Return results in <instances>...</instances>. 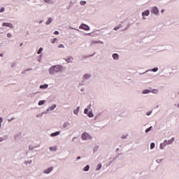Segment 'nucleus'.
I'll use <instances>...</instances> for the list:
<instances>
[{"label":"nucleus","instance_id":"nucleus-1","mask_svg":"<svg viewBox=\"0 0 179 179\" xmlns=\"http://www.w3.org/2000/svg\"><path fill=\"white\" fill-rule=\"evenodd\" d=\"M62 69V66H52L49 69V73H50V75H54V73H58V72H61Z\"/></svg>","mask_w":179,"mask_h":179},{"label":"nucleus","instance_id":"nucleus-2","mask_svg":"<svg viewBox=\"0 0 179 179\" xmlns=\"http://www.w3.org/2000/svg\"><path fill=\"white\" fill-rule=\"evenodd\" d=\"M82 139L83 141H87V139H92V137L90 136V135H89V134L87 133H84L82 135Z\"/></svg>","mask_w":179,"mask_h":179},{"label":"nucleus","instance_id":"nucleus-3","mask_svg":"<svg viewBox=\"0 0 179 179\" xmlns=\"http://www.w3.org/2000/svg\"><path fill=\"white\" fill-rule=\"evenodd\" d=\"M2 26L6 27H10V29H13V24L8 22H3Z\"/></svg>","mask_w":179,"mask_h":179},{"label":"nucleus","instance_id":"nucleus-4","mask_svg":"<svg viewBox=\"0 0 179 179\" xmlns=\"http://www.w3.org/2000/svg\"><path fill=\"white\" fill-rule=\"evenodd\" d=\"M167 145H169V143L167 141V140H165L163 143L160 144V149H164L165 146H167Z\"/></svg>","mask_w":179,"mask_h":179},{"label":"nucleus","instance_id":"nucleus-5","mask_svg":"<svg viewBox=\"0 0 179 179\" xmlns=\"http://www.w3.org/2000/svg\"><path fill=\"white\" fill-rule=\"evenodd\" d=\"M152 12L155 15H157L159 13V9H157V7H153Z\"/></svg>","mask_w":179,"mask_h":179},{"label":"nucleus","instance_id":"nucleus-6","mask_svg":"<svg viewBox=\"0 0 179 179\" xmlns=\"http://www.w3.org/2000/svg\"><path fill=\"white\" fill-rule=\"evenodd\" d=\"M150 13L149 11V10H147L142 13V16H143V17H145V16H149Z\"/></svg>","mask_w":179,"mask_h":179},{"label":"nucleus","instance_id":"nucleus-7","mask_svg":"<svg viewBox=\"0 0 179 179\" xmlns=\"http://www.w3.org/2000/svg\"><path fill=\"white\" fill-rule=\"evenodd\" d=\"M52 171V167H50L48 169H45L44 171V173H45V174H50V173Z\"/></svg>","mask_w":179,"mask_h":179},{"label":"nucleus","instance_id":"nucleus-8","mask_svg":"<svg viewBox=\"0 0 179 179\" xmlns=\"http://www.w3.org/2000/svg\"><path fill=\"white\" fill-rule=\"evenodd\" d=\"M81 29H83V30H90L89 26L86 25V24H82L80 26Z\"/></svg>","mask_w":179,"mask_h":179},{"label":"nucleus","instance_id":"nucleus-9","mask_svg":"<svg viewBox=\"0 0 179 179\" xmlns=\"http://www.w3.org/2000/svg\"><path fill=\"white\" fill-rule=\"evenodd\" d=\"M59 134H61V131H56L55 133H52L50 134V136H58V135H59Z\"/></svg>","mask_w":179,"mask_h":179},{"label":"nucleus","instance_id":"nucleus-10","mask_svg":"<svg viewBox=\"0 0 179 179\" xmlns=\"http://www.w3.org/2000/svg\"><path fill=\"white\" fill-rule=\"evenodd\" d=\"M47 87H48V85L47 84L40 85V89H47Z\"/></svg>","mask_w":179,"mask_h":179},{"label":"nucleus","instance_id":"nucleus-11","mask_svg":"<svg viewBox=\"0 0 179 179\" xmlns=\"http://www.w3.org/2000/svg\"><path fill=\"white\" fill-rule=\"evenodd\" d=\"M148 93H151V91L150 90H144L143 91V94H148Z\"/></svg>","mask_w":179,"mask_h":179},{"label":"nucleus","instance_id":"nucleus-12","mask_svg":"<svg viewBox=\"0 0 179 179\" xmlns=\"http://www.w3.org/2000/svg\"><path fill=\"white\" fill-rule=\"evenodd\" d=\"M118 57H119L118 54L114 53V54L113 55V59H118Z\"/></svg>","mask_w":179,"mask_h":179},{"label":"nucleus","instance_id":"nucleus-13","mask_svg":"<svg viewBox=\"0 0 179 179\" xmlns=\"http://www.w3.org/2000/svg\"><path fill=\"white\" fill-rule=\"evenodd\" d=\"M168 141V145H171L174 142V138H172L171 139L167 141Z\"/></svg>","mask_w":179,"mask_h":179},{"label":"nucleus","instance_id":"nucleus-14","mask_svg":"<svg viewBox=\"0 0 179 179\" xmlns=\"http://www.w3.org/2000/svg\"><path fill=\"white\" fill-rule=\"evenodd\" d=\"M57 108V105L54 104L52 106L49 108L50 111H52V110H54V108Z\"/></svg>","mask_w":179,"mask_h":179},{"label":"nucleus","instance_id":"nucleus-15","mask_svg":"<svg viewBox=\"0 0 179 179\" xmlns=\"http://www.w3.org/2000/svg\"><path fill=\"white\" fill-rule=\"evenodd\" d=\"M89 169H90V166L89 165H87L84 169L83 171H89Z\"/></svg>","mask_w":179,"mask_h":179},{"label":"nucleus","instance_id":"nucleus-16","mask_svg":"<svg viewBox=\"0 0 179 179\" xmlns=\"http://www.w3.org/2000/svg\"><path fill=\"white\" fill-rule=\"evenodd\" d=\"M159 90L154 89L151 91V93H154V94H157Z\"/></svg>","mask_w":179,"mask_h":179},{"label":"nucleus","instance_id":"nucleus-17","mask_svg":"<svg viewBox=\"0 0 179 179\" xmlns=\"http://www.w3.org/2000/svg\"><path fill=\"white\" fill-rule=\"evenodd\" d=\"M87 115H88V117H90V118H92V117H93V113L89 112Z\"/></svg>","mask_w":179,"mask_h":179},{"label":"nucleus","instance_id":"nucleus-18","mask_svg":"<svg viewBox=\"0 0 179 179\" xmlns=\"http://www.w3.org/2000/svg\"><path fill=\"white\" fill-rule=\"evenodd\" d=\"M152 127H150L149 128L146 129L145 133L148 134V132L152 131Z\"/></svg>","mask_w":179,"mask_h":179},{"label":"nucleus","instance_id":"nucleus-19","mask_svg":"<svg viewBox=\"0 0 179 179\" xmlns=\"http://www.w3.org/2000/svg\"><path fill=\"white\" fill-rule=\"evenodd\" d=\"M101 169V164H99L96 167V171H99Z\"/></svg>","mask_w":179,"mask_h":179},{"label":"nucleus","instance_id":"nucleus-20","mask_svg":"<svg viewBox=\"0 0 179 179\" xmlns=\"http://www.w3.org/2000/svg\"><path fill=\"white\" fill-rule=\"evenodd\" d=\"M78 113H79V107H78L77 109L74 110V114L78 115Z\"/></svg>","mask_w":179,"mask_h":179},{"label":"nucleus","instance_id":"nucleus-21","mask_svg":"<svg viewBox=\"0 0 179 179\" xmlns=\"http://www.w3.org/2000/svg\"><path fill=\"white\" fill-rule=\"evenodd\" d=\"M150 149H155V143H151Z\"/></svg>","mask_w":179,"mask_h":179},{"label":"nucleus","instance_id":"nucleus-22","mask_svg":"<svg viewBox=\"0 0 179 179\" xmlns=\"http://www.w3.org/2000/svg\"><path fill=\"white\" fill-rule=\"evenodd\" d=\"M55 41H57V38H55L53 39H51V43L52 44H54V43H55Z\"/></svg>","mask_w":179,"mask_h":179},{"label":"nucleus","instance_id":"nucleus-23","mask_svg":"<svg viewBox=\"0 0 179 179\" xmlns=\"http://www.w3.org/2000/svg\"><path fill=\"white\" fill-rule=\"evenodd\" d=\"M157 71H159V69L157 67L152 69V72H157Z\"/></svg>","mask_w":179,"mask_h":179},{"label":"nucleus","instance_id":"nucleus-24","mask_svg":"<svg viewBox=\"0 0 179 179\" xmlns=\"http://www.w3.org/2000/svg\"><path fill=\"white\" fill-rule=\"evenodd\" d=\"M44 101H40L38 102V106H43V104H44Z\"/></svg>","mask_w":179,"mask_h":179},{"label":"nucleus","instance_id":"nucleus-25","mask_svg":"<svg viewBox=\"0 0 179 179\" xmlns=\"http://www.w3.org/2000/svg\"><path fill=\"white\" fill-rule=\"evenodd\" d=\"M58 48H65V46L62 44L58 45Z\"/></svg>","mask_w":179,"mask_h":179},{"label":"nucleus","instance_id":"nucleus-26","mask_svg":"<svg viewBox=\"0 0 179 179\" xmlns=\"http://www.w3.org/2000/svg\"><path fill=\"white\" fill-rule=\"evenodd\" d=\"M41 51H43V48H40L39 50H38V52H37V54H41Z\"/></svg>","mask_w":179,"mask_h":179},{"label":"nucleus","instance_id":"nucleus-27","mask_svg":"<svg viewBox=\"0 0 179 179\" xmlns=\"http://www.w3.org/2000/svg\"><path fill=\"white\" fill-rule=\"evenodd\" d=\"M85 114H89V109L85 108L84 110Z\"/></svg>","mask_w":179,"mask_h":179},{"label":"nucleus","instance_id":"nucleus-28","mask_svg":"<svg viewBox=\"0 0 179 179\" xmlns=\"http://www.w3.org/2000/svg\"><path fill=\"white\" fill-rule=\"evenodd\" d=\"M52 20L50 18H49V20L46 22V24H50V23H51Z\"/></svg>","mask_w":179,"mask_h":179},{"label":"nucleus","instance_id":"nucleus-29","mask_svg":"<svg viewBox=\"0 0 179 179\" xmlns=\"http://www.w3.org/2000/svg\"><path fill=\"white\" fill-rule=\"evenodd\" d=\"M85 79H89V78H90V75H89V74H85Z\"/></svg>","mask_w":179,"mask_h":179},{"label":"nucleus","instance_id":"nucleus-30","mask_svg":"<svg viewBox=\"0 0 179 179\" xmlns=\"http://www.w3.org/2000/svg\"><path fill=\"white\" fill-rule=\"evenodd\" d=\"M80 5H86V1H80Z\"/></svg>","mask_w":179,"mask_h":179},{"label":"nucleus","instance_id":"nucleus-31","mask_svg":"<svg viewBox=\"0 0 179 179\" xmlns=\"http://www.w3.org/2000/svg\"><path fill=\"white\" fill-rule=\"evenodd\" d=\"M5 12V8H1L0 9V13Z\"/></svg>","mask_w":179,"mask_h":179},{"label":"nucleus","instance_id":"nucleus-32","mask_svg":"<svg viewBox=\"0 0 179 179\" xmlns=\"http://www.w3.org/2000/svg\"><path fill=\"white\" fill-rule=\"evenodd\" d=\"M54 34H55L56 36H57L58 34H59V32L58 31H55L54 32Z\"/></svg>","mask_w":179,"mask_h":179},{"label":"nucleus","instance_id":"nucleus-33","mask_svg":"<svg viewBox=\"0 0 179 179\" xmlns=\"http://www.w3.org/2000/svg\"><path fill=\"white\" fill-rule=\"evenodd\" d=\"M63 127H64V128H66V127H68V123H64L63 124Z\"/></svg>","mask_w":179,"mask_h":179},{"label":"nucleus","instance_id":"nucleus-34","mask_svg":"<svg viewBox=\"0 0 179 179\" xmlns=\"http://www.w3.org/2000/svg\"><path fill=\"white\" fill-rule=\"evenodd\" d=\"M50 150H56L55 147H50Z\"/></svg>","mask_w":179,"mask_h":179},{"label":"nucleus","instance_id":"nucleus-35","mask_svg":"<svg viewBox=\"0 0 179 179\" xmlns=\"http://www.w3.org/2000/svg\"><path fill=\"white\" fill-rule=\"evenodd\" d=\"M11 36H12V35L10 34V33H8V34H7V37H11Z\"/></svg>","mask_w":179,"mask_h":179},{"label":"nucleus","instance_id":"nucleus-36","mask_svg":"<svg viewBox=\"0 0 179 179\" xmlns=\"http://www.w3.org/2000/svg\"><path fill=\"white\" fill-rule=\"evenodd\" d=\"M51 0H44L45 2H47L48 3H50Z\"/></svg>","mask_w":179,"mask_h":179},{"label":"nucleus","instance_id":"nucleus-37","mask_svg":"<svg viewBox=\"0 0 179 179\" xmlns=\"http://www.w3.org/2000/svg\"><path fill=\"white\" fill-rule=\"evenodd\" d=\"M160 162H162L161 159H157V163H160Z\"/></svg>","mask_w":179,"mask_h":179},{"label":"nucleus","instance_id":"nucleus-38","mask_svg":"<svg viewBox=\"0 0 179 179\" xmlns=\"http://www.w3.org/2000/svg\"><path fill=\"white\" fill-rule=\"evenodd\" d=\"M3 120H2V117H0V124L1 122H2Z\"/></svg>","mask_w":179,"mask_h":179},{"label":"nucleus","instance_id":"nucleus-39","mask_svg":"<svg viewBox=\"0 0 179 179\" xmlns=\"http://www.w3.org/2000/svg\"><path fill=\"white\" fill-rule=\"evenodd\" d=\"M0 57H3V54L1 53Z\"/></svg>","mask_w":179,"mask_h":179},{"label":"nucleus","instance_id":"nucleus-40","mask_svg":"<svg viewBox=\"0 0 179 179\" xmlns=\"http://www.w3.org/2000/svg\"><path fill=\"white\" fill-rule=\"evenodd\" d=\"M80 159V157H77V160H79Z\"/></svg>","mask_w":179,"mask_h":179},{"label":"nucleus","instance_id":"nucleus-41","mask_svg":"<svg viewBox=\"0 0 179 179\" xmlns=\"http://www.w3.org/2000/svg\"><path fill=\"white\" fill-rule=\"evenodd\" d=\"M118 29V27H115L114 30H117Z\"/></svg>","mask_w":179,"mask_h":179},{"label":"nucleus","instance_id":"nucleus-42","mask_svg":"<svg viewBox=\"0 0 179 179\" xmlns=\"http://www.w3.org/2000/svg\"><path fill=\"white\" fill-rule=\"evenodd\" d=\"M22 45H23V43L20 44V47H22Z\"/></svg>","mask_w":179,"mask_h":179},{"label":"nucleus","instance_id":"nucleus-43","mask_svg":"<svg viewBox=\"0 0 179 179\" xmlns=\"http://www.w3.org/2000/svg\"><path fill=\"white\" fill-rule=\"evenodd\" d=\"M147 115H150V113H147Z\"/></svg>","mask_w":179,"mask_h":179},{"label":"nucleus","instance_id":"nucleus-44","mask_svg":"<svg viewBox=\"0 0 179 179\" xmlns=\"http://www.w3.org/2000/svg\"><path fill=\"white\" fill-rule=\"evenodd\" d=\"M122 138H123V139H125L126 137H125V136H123Z\"/></svg>","mask_w":179,"mask_h":179},{"label":"nucleus","instance_id":"nucleus-45","mask_svg":"<svg viewBox=\"0 0 179 179\" xmlns=\"http://www.w3.org/2000/svg\"><path fill=\"white\" fill-rule=\"evenodd\" d=\"M122 138H123V139H125L126 137H125V136H123Z\"/></svg>","mask_w":179,"mask_h":179},{"label":"nucleus","instance_id":"nucleus-46","mask_svg":"<svg viewBox=\"0 0 179 179\" xmlns=\"http://www.w3.org/2000/svg\"><path fill=\"white\" fill-rule=\"evenodd\" d=\"M0 142H2V139L0 138Z\"/></svg>","mask_w":179,"mask_h":179},{"label":"nucleus","instance_id":"nucleus-47","mask_svg":"<svg viewBox=\"0 0 179 179\" xmlns=\"http://www.w3.org/2000/svg\"><path fill=\"white\" fill-rule=\"evenodd\" d=\"M178 107H179V103H178Z\"/></svg>","mask_w":179,"mask_h":179},{"label":"nucleus","instance_id":"nucleus-48","mask_svg":"<svg viewBox=\"0 0 179 179\" xmlns=\"http://www.w3.org/2000/svg\"><path fill=\"white\" fill-rule=\"evenodd\" d=\"M0 127H1V123H0Z\"/></svg>","mask_w":179,"mask_h":179}]
</instances>
